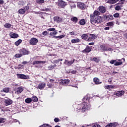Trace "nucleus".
I'll use <instances>...</instances> for the list:
<instances>
[{
  "mask_svg": "<svg viewBox=\"0 0 127 127\" xmlns=\"http://www.w3.org/2000/svg\"><path fill=\"white\" fill-rule=\"evenodd\" d=\"M77 72V71L76 70H72L71 71V74H75Z\"/></svg>",
  "mask_w": 127,
  "mask_h": 127,
  "instance_id": "680f3d73",
  "label": "nucleus"
},
{
  "mask_svg": "<svg viewBox=\"0 0 127 127\" xmlns=\"http://www.w3.org/2000/svg\"><path fill=\"white\" fill-rule=\"evenodd\" d=\"M48 68L49 70H52L53 69V65H50L48 67Z\"/></svg>",
  "mask_w": 127,
  "mask_h": 127,
  "instance_id": "6e6d98bb",
  "label": "nucleus"
},
{
  "mask_svg": "<svg viewBox=\"0 0 127 127\" xmlns=\"http://www.w3.org/2000/svg\"><path fill=\"white\" fill-rule=\"evenodd\" d=\"M123 64L122 62H116V63L114 64L115 66H120V65H122Z\"/></svg>",
  "mask_w": 127,
  "mask_h": 127,
  "instance_id": "58836bf2",
  "label": "nucleus"
},
{
  "mask_svg": "<svg viewBox=\"0 0 127 127\" xmlns=\"http://www.w3.org/2000/svg\"><path fill=\"white\" fill-rule=\"evenodd\" d=\"M80 41V40L78 38H76L75 39H73L71 40V43H79Z\"/></svg>",
  "mask_w": 127,
  "mask_h": 127,
  "instance_id": "a878e982",
  "label": "nucleus"
},
{
  "mask_svg": "<svg viewBox=\"0 0 127 127\" xmlns=\"http://www.w3.org/2000/svg\"><path fill=\"white\" fill-rule=\"evenodd\" d=\"M54 63H55L56 64H57V63H59V60L58 59V60H56V61H54Z\"/></svg>",
  "mask_w": 127,
  "mask_h": 127,
  "instance_id": "e2e57ef3",
  "label": "nucleus"
},
{
  "mask_svg": "<svg viewBox=\"0 0 127 127\" xmlns=\"http://www.w3.org/2000/svg\"><path fill=\"white\" fill-rule=\"evenodd\" d=\"M79 23L80 25H85L86 24V20L85 19H81L79 21Z\"/></svg>",
  "mask_w": 127,
  "mask_h": 127,
  "instance_id": "bb28decb",
  "label": "nucleus"
},
{
  "mask_svg": "<svg viewBox=\"0 0 127 127\" xmlns=\"http://www.w3.org/2000/svg\"><path fill=\"white\" fill-rule=\"evenodd\" d=\"M74 62H75V59H73L72 61H68L67 62V65H72V64H74Z\"/></svg>",
  "mask_w": 127,
  "mask_h": 127,
  "instance_id": "ea45409f",
  "label": "nucleus"
},
{
  "mask_svg": "<svg viewBox=\"0 0 127 127\" xmlns=\"http://www.w3.org/2000/svg\"><path fill=\"white\" fill-rule=\"evenodd\" d=\"M25 103L27 104H30L32 102V99L30 98H27L25 100Z\"/></svg>",
  "mask_w": 127,
  "mask_h": 127,
  "instance_id": "2f4dec72",
  "label": "nucleus"
},
{
  "mask_svg": "<svg viewBox=\"0 0 127 127\" xmlns=\"http://www.w3.org/2000/svg\"><path fill=\"white\" fill-rule=\"evenodd\" d=\"M100 48L102 51H113V49L111 48H108V47L105 46V45H100Z\"/></svg>",
  "mask_w": 127,
  "mask_h": 127,
  "instance_id": "0eeeda50",
  "label": "nucleus"
},
{
  "mask_svg": "<svg viewBox=\"0 0 127 127\" xmlns=\"http://www.w3.org/2000/svg\"><path fill=\"white\" fill-rule=\"evenodd\" d=\"M96 35L93 34H89L88 37L87 38V41H93L95 39Z\"/></svg>",
  "mask_w": 127,
  "mask_h": 127,
  "instance_id": "9b49d317",
  "label": "nucleus"
},
{
  "mask_svg": "<svg viewBox=\"0 0 127 127\" xmlns=\"http://www.w3.org/2000/svg\"><path fill=\"white\" fill-rule=\"evenodd\" d=\"M68 60H65L64 64H67L68 63Z\"/></svg>",
  "mask_w": 127,
  "mask_h": 127,
  "instance_id": "338daca9",
  "label": "nucleus"
},
{
  "mask_svg": "<svg viewBox=\"0 0 127 127\" xmlns=\"http://www.w3.org/2000/svg\"><path fill=\"white\" fill-rule=\"evenodd\" d=\"M19 53L21 54L22 56H23V55H28L29 51L23 48L19 50Z\"/></svg>",
  "mask_w": 127,
  "mask_h": 127,
  "instance_id": "423d86ee",
  "label": "nucleus"
},
{
  "mask_svg": "<svg viewBox=\"0 0 127 127\" xmlns=\"http://www.w3.org/2000/svg\"><path fill=\"white\" fill-rule=\"evenodd\" d=\"M37 3H39V4L44 3V0H38Z\"/></svg>",
  "mask_w": 127,
  "mask_h": 127,
  "instance_id": "c03bdc74",
  "label": "nucleus"
},
{
  "mask_svg": "<svg viewBox=\"0 0 127 127\" xmlns=\"http://www.w3.org/2000/svg\"><path fill=\"white\" fill-rule=\"evenodd\" d=\"M24 9L25 10V11L28 10V9H29V6H26L24 7Z\"/></svg>",
  "mask_w": 127,
  "mask_h": 127,
  "instance_id": "603ef678",
  "label": "nucleus"
},
{
  "mask_svg": "<svg viewBox=\"0 0 127 127\" xmlns=\"http://www.w3.org/2000/svg\"><path fill=\"white\" fill-rule=\"evenodd\" d=\"M22 92H23V88L19 87L17 88L16 93H17V94H21Z\"/></svg>",
  "mask_w": 127,
  "mask_h": 127,
  "instance_id": "b1692460",
  "label": "nucleus"
},
{
  "mask_svg": "<svg viewBox=\"0 0 127 127\" xmlns=\"http://www.w3.org/2000/svg\"><path fill=\"white\" fill-rule=\"evenodd\" d=\"M18 12L20 13V14H24V13H25V10L24 8L20 9L18 10Z\"/></svg>",
  "mask_w": 127,
  "mask_h": 127,
  "instance_id": "473e14b6",
  "label": "nucleus"
},
{
  "mask_svg": "<svg viewBox=\"0 0 127 127\" xmlns=\"http://www.w3.org/2000/svg\"><path fill=\"white\" fill-rule=\"evenodd\" d=\"M15 57H16V58H20V57H22V55H21V53L16 54L15 55Z\"/></svg>",
  "mask_w": 127,
  "mask_h": 127,
  "instance_id": "a19ab883",
  "label": "nucleus"
},
{
  "mask_svg": "<svg viewBox=\"0 0 127 127\" xmlns=\"http://www.w3.org/2000/svg\"><path fill=\"white\" fill-rule=\"evenodd\" d=\"M90 97L88 96V95L85 96L82 99V108L81 110L82 112H86L87 110H89L91 107V104H90L89 102Z\"/></svg>",
  "mask_w": 127,
  "mask_h": 127,
  "instance_id": "f257e3e1",
  "label": "nucleus"
},
{
  "mask_svg": "<svg viewBox=\"0 0 127 127\" xmlns=\"http://www.w3.org/2000/svg\"><path fill=\"white\" fill-rule=\"evenodd\" d=\"M123 95H125V91L124 90L117 91L116 93V95L117 97H121V96H123Z\"/></svg>",
  "mask_w": 127,
  "mask_h": 127,
  "instance_id": "6ab92c4d",
  "label": "nucleus"
},
{
  "mask_svg": "<svg viewBox=\"0 0 127 127\" xmlns=\"http://www.w3.org/2000/svg\"><path fill=\"white\" fill-rule=\"evenodd\" d=\"M43 35H44V36H46L48 34V32H47V31H45L42 32Z\"/></svg>",
  "mask_w": 127,
  "mask_h": 127,
  "instance_id": "09e8293b",
  "label": "nucleus"
},
{
  "mask_svg": "<svg viewBox=\"0 0 127 127\" xmlns=\"http://www.w3.org/2000/svg\"><path fill=\"white\" fill-rule=\"evenodd\" d=\"M5 106H9V105H11L12 104V100L10 99H5L4 101Z\"/></svg>",
  "mask_w": 127,
  "mask_h": 127,
  "instance_id": "a211bd4d",
  "label": "nucleus"
},
{
  "mask_svg": "<svg viewBox=\"0 0 127 127\" xmlns=\"http://www.w3.org/2000/svg\"><path fill=\"white\" fill-rule=\"evenodd\" d=\"M5 122V118H0V124L1 123H4Z\"/></svg>",
  "mask_w": 127,
  "mask_h": 127,
  "instance_id": "37998d69",
  "label": "nucleus"
},
{
  "mask_svg": "<svg viewBox=\"0 0 127 127\" xmlns=\"http://www.w3.org/2000/svg\"><path fill=\"white\" fill-rule=\"evenodd\" d=\"M42 127H52V126H51L48 124H43L42 126Z\"/></svg>",
  "mask_w": 127,
  "mask_h": 127,
  "instance_id": "de8ad7c7",
  "label": "nucleus"
},
{
  "mask_svg": "<svg viewBox=\"0 0 127 127\" xmlns=\"http://www.w3.org/2000/svg\"><path fill=\"white\" fill-rule=\"evenodd\" d=\"M17 76L18 79H24L26 80L27 79V76H26L25 74H17Z\"/></svg>",
  "mask_w": 127,
  "mask_h": 127,
  "instance_id": "2eb2a0df",
  "label": "nucleus"
},
{
  "mask_svg": "<svg viewBox=\"0 0 127 127\" xmlns=\"http://www.w3.org/2000/svg\"><path fill=\"white\" fill-rule=\"evenodd\" d=\"M53 19L57 23H61L63 21L62 18H60L59 16H55Z\"/></svg>",
  "mask_w": 127,
  "mask_h": 127,
  "instance_id": "4468645a",
  "label": "nucleus"
},
{
  "mask_svg": "<svg viewBox=\"0 0 127 127\" xmlns=\"http://www.w3.org/2000/svg\"><path fill=\"white\" fill-rule=\"evenodd\" d=\"M48 31H55V28H50L47 29Z\"/></svg>",
  "mask_w": 127,
  "mask_h": 127,
  "instance_id": "49530a36",
  "label": "nucleus"
},
{
  "mask_svg": "<svg viewBox=\"0 0 127 127\" xmlns=\"http://www.w3.org/2000/svg\"><path fill=\"white\" fill-rule=\"evenodd\" d=\"M47 86H48V88H51V87H52V86L51 85V84H48Z\"/></svg>",
  "mask_w": 127,
  "mask_h": 127,
  "instance_id": "774afa93",
  "label": "nucleus"
},
{
  "mask_svg": "<svg viewBox=\"0 0 127 127\" xmlns=\"http://www.w3.org/2000/svg\"><path fill=\"white\" fill-rule=\"evenodd\" d=\"M2 91H3V92H4V93H8V92H9V88L4 87Z\"/></svg>",
  "mask_w": 127,
  "mask_h": 127,
  "instance_id": "c9c22d12",
  "label": "nucleus"
},
{
  "mask_svg": "<svg viewBox=\"0 0 127 127\" xmlns=\"http://www.w3.org/2000/svg\"><path fill=\"white\" fill-rule=\"evenodd\" d=\"M104 30H110L109 27H106L104 28Z\"/></svg>",
  "mask_w": 127,
  "mask_h": 127,
  "instance_id": "0e129e2a",
  "label": "nucleus"
},
{
  "mask_svg": "<svg viewBox=\"0 0 127 127\" xmlns=\"http://www.w3.org/2000/svg\"><path fill=\"white\" fill-rule=\"evenodd\" d=\"M116 62H117V60H111L110 62V64H115V63H116Z\"/></svg>",
  "mask_w": 127,
  "mask_h": 127,
  "instance_id": "8fccbe9b",
  "label": "nucleus"
},
{
  "mask_svg": "<svg viewBox=\"0 0 127 127\" xmlns=\"http://www.w3.org/2000/svg\"><path fill=\"white\" fill-rule=\"evenodd\" d=\"M104 20H113L114 17L112 15H104L103 16Z\"/></svg>",
  "mask_w": 127,
  "mask_h": 127,
  "instance_id": "1a4fd4ad",
  "label": "nucleus"
},
{
  "mask_svg": "<svg viewBox=\"0 0 127 127\" xmlns=\"http://www.w3.org/2000/svg\"><path fill=\"white\" fill-rule=\"evenodd\" d=\"M58 5L60 8H64V7H65V5H66V2L62 0H61L58 2Z\"/></svg>",
  "mask_w": 127,
  "mask_h": 127,
  "instance_id": "f8f14e48",
  "label": "nucleus"
},
{
  "mask_svg": "<svg viewBox=\"0 0 127 127\" xmlns=\"http://www.w3.org/2000/svg\"><path fill=\"white\" fill-rule=\"evenodd\" d=\"M69 34L70 35H75V32L74 31L69 32Z\"/></svg>",
  "mask_w": 127,
  "mask_h": 127,
  "instance_id": "4d7b16f0",
  "label": "nucleus"
},
{
  "mask_svg": "<svg viewBox=\"0 0 127 127\" xmlns=\"http://www.w3.org/2000/svg\"><path fill=\"white\" fill-rule=\"evenodd\" d=\"M32 102H38V98H37V97L35 96H33L32 97Z\"/></svg>",
  "mask_w": 127,
  "mask_h": 127,
  "instance_id": "c756f323",
  "label": "nucleus"
},
{
  "mask_svg": "<svg viewBox=\"0 0 127 127\" xmlns=\"http://www.w3.org/2000/svg\"><path fill=\"white\" fill-rule=\"evenodd\" d=\"M3 3H4L3 0H0V4H3Z\"/></svg>",
  "mask_w": 127,
  "mask_h": 127,
  "instance_id": "052dcab7",
  "label": "nucleus"
},
{
  "mask_svg": "<svg viewBox=\"0 0 127 127\" xmlns=\"http://www.w3.org/2000/svg\"><path fill=\"white\" fill-rule=\"evenodd\" d=\"M65 35H62L61 36H55L53 37L54 38H55V39H57V38H59L60 39H62V38H63L64 37H65Z\"/></svg>",
  "mask_w": 127,
  "mask_h": 127,
  "instance_id": "c85d7f7f",
  "label": "nucleus"
},
{
  "mask_svg": "<svg viewBox=\"0 0 127 127\" xmlns=\"http://www.w3.org/2000/svg\"><path fill=\"white\" fill-rule=\"evenodd\" d=\"M41 63H42L43 64H45V62L40 61H34L32 64L33 65H36L38 64H41Z\"/></svg>",
  "mask_w": 127,
  "mask_h": 127,
  "instance_id": "412c9836",
  "label": "nucleus"
},
{
  "mask_svg": "<svg viewBox=\"0 0 127 127\" xmlns=\"http://www.w3.org/2000/svg\"><path fill=\"white\" fill-rule=\"evenodd\" d=\"M105 89L110 90V89H114V85H106L104 87Z\"/></svg>",
  "mask_w": 127,
  "mask_h": 127,
  "instance_id": "7c9ffc66",
  "label": "nucleus"
},
{
  "mask_svg": "<svg viewBox=\"0 0 127 127\" xmlns=\"http://www.w3.org/2000/svg\"><path fill=\"white\" fill-rule=\"evenodd\" d=\"M119 124L117 123L114 122L113 123H110L107 125L105 127H117Z\"/></svg>",
  "mask_w": 127,
  "mask_h": 127,
  "instance_id": "dca6fc26",
  "label": "nucleus"
},
{
  "mask_svg": "<svg viewBox=\"0 0 127 127\" xmlns=\"http://www.w3.org/2000/svg\"><path fill=\"white\" fill-rule=\"evenodd\" d=\"M100 57L98 58H93V59H91V61H94V62H96V63H99L101 61V59H99Z\"/></svg>",
  "mask_w": 127,
  "mask_h": 127,
  "instance_id": "4be33fe9",
  "label": "nucleus"
},
{
  "mask_svg": "<svg viewBox=\"0 0 127 127\" xmlns=\"http://www.w3.org/2000/svg\"><path fill=\"white\" fill-rule=\"evenodd\" d=\"M70 83V80L69 79H64L62 81V83L64 86H66V85H68Z\"/></svg>",
  "mask_w": 127,
  "mask_h": 127,
  "instance_id": "393cba45",
  "label": "nucleus"
},
{
  "mask_svg": "<svg viewBox=\"0 0 127 127\" xmlns=\"http://www.w3.org/2000/svg\"><path fill=\"white\" fill-rule=\"evenodd\" d=\"M98 10L101 13H105L107 11V9L105 6L101 5L98 7Z\"/></svg>",
  "mask_w": 127,
  "mask_h": 127,
  "instance_id": "ddd939ff",
  "label": "nucleus"
},
{
  "mask_svg": "<svg viewBox=\"0 0 127 127\" xmlns=\"http://www.w3.org/2000/svg\"><path fill=\"white\" fill-rule=\"evenodd\" d=\"M56 34H57V31H56H56H54V32H51L50 33V35L51 36L56 35Z\"/></svg>",
  "mask_w": 127,
  "mask_h": 127,
  "instance_id": "79ce46f5",
  "label": "nucleus"
},
{
  "mask_svg": "<svg viewBox=\"0 0 127 127\" xmlns=\"http://www.w3.org/2000/svg\"><path fill=\"white\" fill-rule=\"evenodd\" d=\"M103 22V17L101 16H97L93 19V23H101Z\"/></svg>",
  "mask_w": 127,
  "mask_h": 127,
  "instance_id": "7ed1b4c3",
  "label": "nucleus"
},
{
  "mask_svg": "<svg viewBox=\"0 0 127 127\" xmlns=\"http://www.w3.org/2000/svg\"><path fill=\"white\" fill-rule=\"evenodd\" d=\"M60 121V120L57 118L54 119V122H55V123H58Z\"/></svg>",
  "mask_w": 127,
  "mask_h": 127,
  "instance_id": "5fc2aeb1",
  "label": "nucleus"
},
{
  "mask_svg": "<svg viewBox=\"0 0 127 127\" xmlns=\"http://www.w3.org/2000/svg\"><path fill=\"white\" fill-rule=\"evenodd\" d=\"M121 6L117 5L115 7V10H120V9H121Z\"/></svg>",
  "mask_w": 127,
  "mask_h": 127,
  "instance_id": "3c124183",
  "label": "nucleus"
},
{
  "mask_svg": "<svg viewBox=\"0 0 127 127\" xmlns=\"http://www.w3.org/2000/svg\"><path fill=\"white\" fill-rule=\"evenodd\" d=\"M38 43V40L35 38H32L29 42L30 45H36Z\"/></svg>",
  "mask_w": 127,
  "mask_h": 127,
  "instance_id": "6e6552de",
  "label": "nucleus"
},
{
  "mask_svg": "<svg viewBox=\"0 0 127 127\" xmlns=\"http://www.w3.org/2000/svg\"><path fill=\"white\" fill-rule=\"evenodd\" d=\"M71 8H75V7H76V4H75L74 3L71 4L70 5Z\"/></svg>",
  "mask_w": 127,
  "mask_h": 127,
  "instance_id": "864d4df0",
  "label": "nucleus"
},
{
  "mask_svg": "<svg viewBox=\"0 0 127 127\" xmlns=\"http://www.w3.org/2000/svg\"><path fill=\"white\" fill-rule=\"evenodd\" d=\"M81 37L82 39L87 41V40H88V37H89V33L83 34L81 35Z\"/></svg>",
  "mask_w": 127,
  "mask_h": 127,
  "instance_id": "aec40b11",
  "label": "nucleus"
},
{
  "mask_svg": "<svg viewBox=\"0 0 127 127\" xmlns=\"http://www.w3.org/2000/svg\"><path fill=\"white\" fill-rule=\"evenodd\" d=\"M114 22H109L106 23V26H114Z\"/></svg>",
  "mask_w": 127,
  "mask_h": 127,
  "instance_id": "e433bc0d",
  "label": "nucleus"
},
{
  "mask_svg": "<svg viewBox=\"0 0 127 127\" xmlns=\"http://www.w3.org/2000/svg\"><path fill=\"white\" fill-rule=\"evenodd\" d=\"M50 83H55V80L52 79H50Z\"/></svg>",
  "mask_w": 127,
  "mask_h": 127,
  "instance_id": "13d9d810",
  "label": "nucleus"
},
{
  "mask_svg": "<svg viewBox=\"0 0 127 127\" xmlns=\"http://www.w3.org/2000/svg\"><path fill=\"white\" fill-rule=\"evenodd\" d=\"M21 42H22V40L19 39L18 40H17L16 42H15V45H16V46H18V45H19V44H20Z\"/></svg>",
  "mask_w": 127,
  "mask_h": 127,
  "instance_id": "72a5a7b5",
  "label": "nucleus"
},
{
  "mask_svg": "<svg viewBox=\"0 0 127 127\" xmlns=\"http://www.w3.org/2000/svg\"><path fill=\"white\" fill-rule=\"evenodd\" d=\"M93 82L95 83L96 85H99L100 84H102V82H100V79L97 77H95L93 79Z\"/></svg>",
  "mask_w": 127,
  "mask_h": 127,
  "instance_id": "5701e85b",
  "label": "nucleus"
},
{
  "mask_svg": "<svg viewBox=\"0 0 127 127\" xmlns=\"http://www.w3.org/2000/svg\"><path fill=\"white\" fill-rule=\"evenodd\" d=\"M9 35L11 38L15 39L18 37V35L17 33H13V32H10Z\"/></svg>",
  "mask_w": 127,
  "mask_h": 127,
  "instance_id": "f3484780",
  "label": "nucleus"
},
{
  "mask_svg": "<svg viewBox=\"0 0 127 127\" xmlns=\"http://www.w3.org/2000/svg\"><path fill=\"white\" fill-rule=\"evenodd\" d=\"M118 2V0H108L107 1L108 3H111V4H114Z\"/></svg>",
  "mask_w": 127,
  "mask_h": 127,
  "instance_id": "cd10ccee",
  "label": "nucleus"
},
{
  "mask_svg": "<svg viewBox=\"0 0 127 127\" xmlns=\"http://www.w3.org/2000/svg\"><path fill=\"white\" fill-rule=\"evenodd\" d=\"M100 14H101V12H99L98 10H95L93 12V14H91L90 15V23L93 24V19H94L95 18V16H99V15H100Z\"/></svg>",
  "mask_w": 127,
  "mask_h": 127,
  "instance_id": "f03ea898",
  "label": "nucleus"
},
{
  "mask_svg": "<svg viewBox=\"0 0 127 127\" xmlns=\"http://www.w3.org/2000/svg\"><path fill=\"white\" fill-rule=\"evenodd\" d=\"M71 20L73 21V22H75L76 23V22H78V18L76 17H73L72 18H71Z\"/></svg>",
  "mask_w": 127,
  "mask_h": 127,
  "instance_id": "4c0bfd02",
  "label": "nucleus"
},
{
  "mask_svg": "<svg viewBox=\"0 0 127 127\" xmlns=\"http://www.w3.org/2000/svg\"><path fill=\"white\" fill-rule=\"evenodd\" d=\"M92 49H93V48H92V47L86 46L85 49L82 50L81 52L82 53H85V54L90 53V52L92 51Z\"/></svg>",
  "mask_w": 127,
  "mask_h": 127,
  "instance_id": "20e7f679",
  "label": "nucleus"
},
{
  "mask_svg": "<svg viewBox=\"0 0 127 127\" xmlns=\"http://www.w3.org/2000/svg\"><path fill=\"white\" fill-rule=\"evenodd\" d=\"M28 63V62H27V61H24L22 63V64H23V65H26V64H27Z\"/></svg>",
  "mask_w": 127,
  "mask_h": 127,
  "instance_id": "bf43d9fd",
  "label": "nucleus"
},
{
  "mask_svg": "<svg viewBox=\"0 0 127 127\" xmlns=\"http://www.w3.org/2000/svg\"><path fill=\"white\" fill-rule=\"evenodd\" d=\"M46 86V83L44 82H42L38 84V86L36 87L37 89H39L40 90H43L44 88Z\"/></svg>",
  "mask_w": 127,
  "mask_h": 127,
  "instance_id": "39448f33",
  "label": "nucleus"
},
{
  "mask_svg": "<svg viewBox=\"0 0 127 127\" xmlns=\"http://www.w3.org/2000/svg\"><path fill=\"white\" fill-rule=\"evenodd\" d=\"M95 44V43L94 42H91V43H89L88 44V45H94Z\"/></svg>",
  "mask_w": 127,
  "mask_h": 127,
  "instance_id": "69168bd1",
  "label": "nucleus"
},
{
  "mask_svg": "<svg viewBox=\"0 0 127 127\" xmlns=\"http://www.w3.org/2000/svg\"><path fill=\"white\" fill-rule=\"evenodd\" d=\"M77 7L80 9H82V10H84V9L86 8V5H85L84 3L78 2H77Z\"/></svg>",
  "mask_w": 127,
  "mask_h": 127,
  "instance_id": "9d476101",
  "label": "nucleus"
},
{
  "mask_svg": "<svg viewBox=\"0 0 127 127\" xmlns=\"http://www.w3.org/2000/svg\"><path fill=\"white\" fill-rule=\"evenodd\" d=\"M4 26L5 27V28H10V27H11V24L6 23L4 25Z\"/></svg>",
  "mask_w": 127,
  "mask_h": 127,
  "instance_id": "f704fd0d",
  "label": "nucleus"
},
{
  "mask_svg": "<svg viewBox=\"0 0 127 127\" xmlns=\"http://www.w3.org/2000/svg\"><path fill=\"white\" fill-rule=\"evenodd\" d=\"M113 16L114 17H120V14L119 13H116L113 14Z\"/></svg>",
  "mask_w": 127,
  "mask_h": 127,
  "instance_id": "a18cd8bd",
  "label": "nucleus"
}]
</instances>
